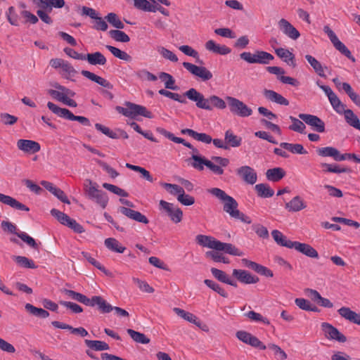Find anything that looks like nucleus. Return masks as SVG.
<instances>
[{
	"label": "nucleus",
	"mask_w": 360,
	"mask_h": 360,
	"mask_svg": "<svg viewBox=\"0 0 360 360\" xmlns=\"http://www.w3.org/2000/svg\"><path fill=\"white\" fill-rule=\"evenodd\" d=\"M245 316L248 317L249 319H250L252 321L255 322H260L265 325H269L270 322L269 319L266 317H264L262 314L259 313H257L254 311H250L245 314Z\"/></svg>",
	"instance_id": "60"
},
{
	"label": "nucleus",
	"mask_w": 360,
	"mask_h": 360,
	"mask_svg": "<svg viewBox=\"0 0 360 360\" xmlns=\"http://www.w3.org/2000/svg\"><path fill=\"white\" fill-rule=\"evenodd\" d=\"M156 50L163 58L173 63L178 62L179 59L176 55L170 50L166 49L165 47L158 46H157Z\"/></svg>",
	"instance_id": "51"
},
{
	"label": "nucleus",
	"mask_w": 360,
	"mask_h": 360,
	"mask_svg": "<svg viewBox=\"0 0 360 360\" xmlns=\"http://www.w3.org/2000/svg\"><path fill=\"white\" fill-rule=\"evenodd\" d=\"M224 141L226 145L228 146V148L229 147L237 148L241 145L242 138L236 135L231 129H229L225 131Z\"/></svg>",
	"instance_id": "38"
},
{
	"label": "nucleus",
	"mask_w": 360,
	"mask_h": 360,
	"mask_svg": "<svg viewBox=\"0 0 360 360\" xmlns=\"http://www.w3.org/2000/svg\"><path fill=\"white\" fill-rule=\"evenodd\" d=\"M182 65L191 74L202 81H208L213 77L212 73L204 66H198L188 62H184Z\"/></svg>",
	"instance_id": "12"
},
{
	"label": "nucleus",
	"mask_w": 360,
	"mask_h": 360,
	"mask_svg": "<svg viewBox=\"0 0 360 360\" xmlns=\"http://www.w3.org/2000/svg\"><path fill=\"white\" fill-rule=\"evenodd\" d=\"M280 146L293 154L306 155L308 153L303 146L300 143L282 142L280 143Z\"/></svg>",
	"instance_id": "42"
},
{
	"label": "nucleus",
	"mask_w": 360,
	"mask_h": 360,
	"mask_svg": "<svg viewBox=\"0 0 360 360\" xmlns=\"http://www.w3.org/2000/svg\"><path fill=\"white\" fill-rule=\"evenodd\" d=\"M159 78L165 82V86L166 89L172 90H176L178 89L175 85L174 79L170 74L162 72L159 75Z\"/></svg>",
	"instance_id": "53"
},
{
	"label": "nucleus",
	"mask_w": 360,
	"mask_h": 360,
	"mask_svg": "<svg viewBox=\"0 0 360 360\" xmlns=\"http://www.w3.org/2000/svg\"><path fill=\"white\" fill-rule=\"evenodd\" d=\"M240 58L248 63L263 65L269 64L274 58L272 54L259 50L255 51L253 53L251 52H243L240 54Z\"/></svg>",
	"instance_id": "7"
},
{
	"label": "nucleus",
	"mask_w": 360,
	"mask_h": 360,
	"mask_svg": "<svg viewBox=\"0 0 360 360\" xmlns=\"http://www.w3.org/2000/svg\"><path fill=\"white\" fill-rule=\"evenodd\" d=\"M84 60L92 65H104L107 62L106 58L98 51L84 55Z\"/></svg>",
	"instance_id": "37"
},
{
	"label": "nucleus",
	"mask_w": 360,
	"mask_h": 360,
	"mask_svg": "<svg viewBox=\"0 0 360 360\" xmlns=\"http://www.w3.org/2000/svg\"><path fill=\"white\" fill-rule=\"evenodd\" d=\"M236 335L239 340L253 347L259 348L262 350L266 349V346L256 336L252 335L247 331L239 330L236 333Z\"/></svg>",
	"instance_id": "15"
},
{
	"label": "nucleus",
	"mask_w": 360,
	"mask_h": 360,
	"mask_svg": "<svg viewBox=\"0 0 360 360\" xmlns=\"http://www.w3.org/2000/svg\"><path fill=\"white\" fill-rule=\"evenodd\" d=\"M321 330L324 336L329 340H335L338 342L344 343L347 341V338L345 335L340 333L338 328L331 324L323 322L321 325Z\"/></svg>",
	"instance_id": "13"
},
{
	"label": "nucleus",
	"mask_w": 360,
	"mask_h": 360,
	"mask_svg": "<svg viewBox=\"0 0 360 360\" xmlns=\"http://www.w3.org/2000/svg\"><path fill=\"white\" fill-rule=\"evenodd\" d=\"M63 292L70 298L75 300L77 302H79L86 306H89L90 299L88 298L86 296H85L83 294H81L79 292H77L72 290H67L65 289L63 290Z\"/></svg>",
	"instance_id": "45"
},
{
	"label": "nucleus",
	"mask_w": 360,
	"mask_h": 360,
	"mask_svg": "<svg viewBox=\"0 0 360 360\" xmlns=\"http://www.w3.org/2000/svg\"><path fill=\"white\" fill-rule=\"evenodd\" d=\"M105 245L107 248H108L110 250L122 253L125 250V247L121 245L120 242L113 238H108L105 240Z\"/></svg>",
	"instance_id": "46"
},
{
	"label": "nucleus",
	"mask_w": 360,
	"mask_h": 360,
	"mask_svg": "<svg viewBox=\"0 0 360 360\" xmlns=\"http://www.w3.org/2000/svg\"><path fill=\"white\" fill-rule=\"evenodd\" d=\"M191 158L193 160H200L201 163H204L207 168L217 175L223 174L224 169L222 167H227L229 164V160L228 158L219 156L212 157V160H208L198 155H192Z\"/></svg>",
	"instance_id": "3"
},
{
	"label": "nucleus",
	"mask_w": 360,
	"mask_h": 360,
	"mask_svg": "<svg viewBox=\"0 0 360 360\" xmlns=\"http://www.w3.org/2000/svg\"><path fill=\"white\" fill-rule=\"evenodd\" d=\"M60 69V74L63 77L66 79H69L71 77H74L77 73V71L73 68V66L66 60L65 61Z\"/></svg>",
	"instance_id": "61"
},
{
	"label": "nucleus",
	"mask_w": 360,
	"mask_h": 360,
	"mask_svg": "<svg viewBox=\"0 0 360 360\" xmlns=\"http://www.w3.org/2000/svg\"><path fill=\"white\" fill-rule=\"evenodd\" d=\"M321 167L324 168V172L340 174L347 172L348 171L347 168L341 167L340 165L336 164L321 163Z\"/></svg>",
	"instance_id": "56"
},
{
	"label": "nucleus",
	"mask_w": 360,
	"mask_h": 360,
	"mask_svg": "<svg viewBox=\"0 0 360 360\" xmlns=\"http://www.w3.org/2000/svg\"><path fill=\"white\" fill-rule=\"evenodd\" d=\"M346 122L354 128L360 130V121L352 110H345L344 112Z\"/></svg>",
	"instance_id": "47"
},
{
	"label": "nucleus",
	"mask_w": 360,
	"mask_h": 360,
	"mask_svg": "<svg viewBox=\"0 0 360 360\" xmlns=\"http://www.w3.org/2000/svg\"><path fill=\"white\" fill-rule=\"evenodd\" d=\"M96 305L98 307L102 313H109L113 309V307L101 296H93L90 299L89 306L94 307Z\"/></svg>",
	"instance_id": "31"
},
{
	"label": "nucleus",
	"mask_w": 360,
	"mask_h": 360,
	"mask_svg": "<svg viewBox=\"0 0 360 360\" xmlns=\"http://www.w3.org/2000/svg\"><path fill=\"white\" fill-rule=\"evenodd\" d=\"M105 47L115 57L124 61H131V57L127 52L110 45H107Z\"/></svg>",
	"instance_id": "50"
},
{
	"label": "nucleus",
	"mask_w": 360,
	"mask_h": 360,
	"mask_svg": "<svg viewBox=\"0 0 360 360\" xmlns=\"http://www.w3.org/2000/svg\"><path fill=\"white\" fill-rule=\"evenodd\" d=\"M276 54L281 58L288 65L295 68L296 63L295 61V56L289 50L283 48H278L275 49Z\"/></svg>",
	"instance_id": "36"
},
{
	"label": "nucleus",
	"mask_w": 360,
	"mask_h": 360,
	"mask_svg": "<svg viewBox=\"0 0 360 360\" xmlns=\"http://www.w3.org/2000/svg\"><path fill=\"white\" fill-rule=\"evenodd\" d=\"M55 88L58 90L50 89L49 90V94L56 100L63 102L66 96L72 97L75 95V93L72 90L66 88L64 86H62L59 84H56L54 85Z\"/></svg>",
	"instance_id": "21"
},
{
	"label": "nucleus",
	"mask_w": 360,
	"mask_h": 360,
	"mask_svg": "<svg viewBox=\"0 0 360 360\" xmlns=\"http://www.w3.org/2000/svg\"><path fill=\"white\" fill-rule=\"evenodd\" d=\"M305 58L307 60V62L310 64V65L313 68L316 73H317L320 77H325L324 68H323L319 61H318L314 57H313L311 55H306Z\"/></svg>",
	"instance_id": "48"
},
{
	"label": "nucleus",
	"mask_w": 360,
	"mask_h": 360,
	"mask_svg": "<svg viewBox=\"0 0 360 360\" xmlns=\"http://www.w3.org/2000/svg\"><path fill=\"white\" fill-rule=\"evenodd\" d=\"M289 119L292 122V124L289 126V129L300 134L304 133L306 126L303 122L293 116H290Z\"/></svg>",
	"instance_id": "54"
},
{
	"label": "nucleus",
	"mask_w": 360,
	"mask_h": 360,
	"mask_svg": "<svg viewBox=\"0 0 360 360\" xmlns=\"http://www.w3.org/2000/svg\"><path fill=\"white\" fill-rule=\"evenodd\" d=\"M233 276L239 281L245 284L257 283L259 281V278L257 277L251 275L245 270L233 269Z\"/></svg>",
	"instance_id": "26"
},
{
	"label": "nucleus",
	"mask_w": 360,
	"mask_h": 360,
	"mask_svg": "<svg viewBox=\"0 0 360 360\" xmlns=\"http://www.w3.org/2000/svg\"><path fill=\"white\" fill-rule=\"evenodd\" d=\"M17 147L20 150L30 154L36 153L41 149L38 142L28 139H19L17 141Z\"/></svg>",
	"instance_id": "22"
},
{
	"label": "nucleus",
	"mask_w": 360,
	"mask_h": 360,
	"mask_svg": "<svg viewBox=\"0 0 360 360\" xmlns=\"http://www.w3.org/2000/svg\"><path fill=\"white\" fill-rule=\"evenodd\" d=\"M127 333L136 342L141 344H148L150 342V339L148 338L143 333H141L132 329H128Z\"/></svg>",
	"instance_id": "59"
},
{
	"label": "nucleus",
	"mask_w": 360,
	"mask_h": 360,
	"mask_svg": "<svg viewBox=\"0 0 360 360\" xmlns=\"http://www.w3.org/2000/svg\"><path fill=\"white\" fill-rule=\"evenodd\" d=\"M25 309L31 314L42 319L48 318L49 313L42 308H37L30 303L25 305Z\"/></svg>",
	"instance_id": "49"
},
{
	"label": "nucleus",
	"mask_w": 360,
	"mask_h": 360,
	"mask_svg": "<svg viewBox=\"0 0 360 360\" xmlns=\"http://www.w3.org/2000/svg\"><path fill=\"white\" fill-rule=\"evenodd\" d=\"M241 263L244 266L251 269L261 275L267 277H272L274 276L272 271L267 267L259 264L255 262H252L248 259H242Z\"/></svg>",
	"instance_id": "23"
},
{
	"label": "nucleus",
	"mask_w": 360,
	"mask_h": 360,
	"mask_svg": "<svg viewBox=\"0 0 360 360\" xmlns=\"http://www.w3.org/2000/svg\"><path fill=\"white\" fill-rule=\"evenodd\" d=\"M205 284L213 290L214 291L219 293L221 296L224 297H228V293L226 292L224 289H223L218 283L214 282V281L210 280V279H205L204 281Z\"/></svg>",
	"instance_id": "63"
},
{
	"label": "nucleus",
	"mask_w": 360,
	"mask_h": 360,
	"mask_svg": "<svg viewBox=\"0 0 360 360\" xmlns=\"http://www.w3.org/2000/svg\"><path fill=\"white\" fill-rule=\"evenodd\" d=\"M226 99L228 101L229 110L233 114L242 117L252 115V110L239 99L232 96H227Z\"/></svg>",
	"instance_id": "8"
},
{
	"label": "nucleus",
	"mask_w": 360,
	"mask_h": 360,
	"mask_svg": "<svg viewBox=\"0 0 360 360\" xmlns=\"http://www.w3.org/2000/svg\"><path fill=\"white\" fill-rule=\"evenodd\" d=\"M236 174L246 184L253 185L257 181V174L255 169L250 166H242L238 167Z\"/></svg>",
	"instance_id": "17"
},
{
	"label": "nucleus",
	"mask_w": 360,
	"mask_h": 360,
	"mask_svg": "<svg viewBox=\"0 0 360 360\" xmlns=\"http://www.w3.org/2000/svg\"><path fill=\"white\" fill-rule=\"evenodd\" d=\"M236 335L239 340L253 347L259 348L262 350L266 349V346L256 336L252 335L247 331L239 330L236 333Z\"/></svg>",
	"instance_id": "16"
},
{
	"label": "nucleus",
	"mask_w": 360,
	"mask_h": 360,
	"mask_svg": "<svg viewBox=\"0 0 360 360\" xmlns=\"http://www.w3.org/2000/svg\"><path fill=\"white\" fill-rule=\"evenodd\" d=\"M271 236L275 240V242L283 247H285L288 248L292 249L294 245V241H291L288 239V238L284 236L280 231L274 230L271 232Z\"/></svg>",
	"instance_id": "39"
},
{
	"label": "nucleus",
	"mask_w": 360,
	"mask_h": 360,
	"mask_svg": "<svg viewBox=\"0 0 360 360\" xmlns=\"http://www.w3.org/2000/svg\"><path fill=\"white\" fill-rule=\"evenodd\" d=\"M85 344L88 347L95 351H104L109 349V345L106 342L101 340H86Z\"/></svg>",
	"instance_id": "52"
},
{
	"label": "nucleus",
	"mask_w": 360,
	"mask_h": 360,
	"mask_svg": "<svg viewBox=\"0 0 360 360\" xmlns=\"http://www.w3.org/2000/svg\"><path fill=\"white\" fill-rule=\"evenodd\" d=\"M263 94L264 97L271 102L285 106L289 105L288 99L273 90L264 89Z\"/></svg>",
	"instance_id": "34"
},
{
	"label": "nucleus",
	"mask_w": 360,
	"mask_h": 360,
	"mask_svg": "<svg viewBox=\"0 0 360 360\" xmlns=\"http://www.w3.org/2000/svg\"><path fill=\"white\" fill-rule=\"evenodd\" d=\"M285 175V172L281 167H275L267 169L266 172V179L273 182H278Z\"/></svg>",
	"instance_id": "41"
},
{
	"label": "nucleus",
	"mask_w": 360,
	"mask_h": 360,
	"mask_svg": "<svg viewBox=\"0 0 360 360\" xmlns=\"http://www.w3.org/2000/svg\"><path fill=\"white\" fill-rule=\"evenodd\" d=\"M47 107L54 114L65 120L77 121L84 126H91L89 120L84 116L75 115L67 108H60L52 102H48Z\"/></svg>",
	"instance_id": "5"
},
{
	"label": "nucleus",
	"mask_w": 360,
	"mask_h": 360,
	"mask_svg": "<svg viewBox=\"0 0 360 360\" xmlns=\"http://www.w3.org/2000/svg\"><path fill=\"white\" fill-rule=\"evenodd\" d=\"M292 248L309 257L318 258L319 257L318 252L313 247L307 243L294 241Z\"/></svg>",
	"instance_id": "30"
},
{
	"label": "nucleus",
	"mask_w": 360,
	"mask_h": 360,
	"mask_svg": "<svg viewBox=\"0 0 360 360\" xmlns=\"http://www.w3.org/2000/svg\"><path fill=\"white\" fill-rule=\"evenodd\" d=\"M37 5L43 8H49L51 10L53 8H61L65 6L64 0H37Z\"/></svg>",
	"instance_id": "43"
},
{
	"label": "nucleus",
	"mask_w": 360,
	"mask_h": 360,
	"mask_svg": "<svg viewBox=\"0 0 360 360\" xmlns=\"http://www.w3.org/2000/svg\"><path fill=\"white\" fill-rule=\"evenodd\" d=\"M285 207L289 212H297L305 209L307 203L300 196L297 195L285 203Z\"/></svg>",
	"instance_id": "29"
},
{
	"label": "nucleus",
	"mask_w": 360,
	"mask_h": 360,
	"mask_svg": "<svg viewBox=\"0 0 360 360\" xmlns=\"http://www.w3.org/2000/svg\"><path fill=\"white\" fill-rule=\"evenodd\" d=\"M207 192L223 202V210L229 214L231 218L248 224L252 223L250 217L238 210L237 201L233 197L226 194L225 191L219 188H212L208 189Z\"/></svg>",
	"instance_id": "1"
},
{
	"label": "nucleus",
	"mask_w": 360,
	"mask_h": 360,
	"mask_svg": "<svg viewBox=\"0 0 360 360\" xmlns=\"http://www.w3.org/2000/svg\"><path fill=\"white\" fill-rule=\"evenodd\" d=\"M159 205L160 209L167 213L173 223L178 224L182 221L183 212L178 206L163 200L160 201Z\"/></svg>",
	"instance_id": "10"
},
{
	"label": "nucleus",
	"mask_w": 360,
	"mask_h": 360,
	"mask_svg": "<svg viewBox=\"0 0 360 360\" xmlns=\"http://www.w3.org/2000/svg\"><path fill=\"white\" fill-rule=\"evenodd\" d=\"M316 153L319 156L330 157L336 161H342L346 160V155H342L338 149L331 146L318 148L316 150Z\"/></svg>",
	"instance_id": "24"
},
{
	"label": "nucleus",
	"mask_w": 360,
	"mask_h": 360,
	"mask_svg": "<svg viewBox=\"0 0 360 360\" xmlns=\"http://www.w3.org/2000/svg\"><path fill=\"white\" fill-rule=\"evenodd\" d=\"M205 46L207 51L219 55H227L231 51V49L226 45H220L213 40H208Z\"/></svg>",
	"instance_id": "33"
},
{
	"label": "nucleus",
	"mask_w": 360,
	"mask_h": 360,
	"mask_svg": "<svg viewBox=\"0 0 360 360\" xmlns=\"http://www.w3.org/2000/svg\"><path fill=\"white\" fill-rule=\"evenodd\" d=\"M173 310L181 318L195 324L203 331H208V326L206 324L202 323L200 320L193 314L186 311L185 310L177 307L174 308Z\"/></svg>",
	"instance_id": "18"
},
{
	"label": "nucleus",
	"mask_w": 360,
	"mask_h": 360,
	"mask_svg": "<svg viewBox=\"0 0 360 360\" xmlns=\"http://www.w3.org/2000/svg\"><path fill=\"white\" fill-rule=\"evenodd\" d=\"M198 245L217 251H224L225 253L234 256H243V252L231 243H222L212 236L198 235L195 238Z\"/></svg>",
	"instance_id": "2"
},
{
	"label": "nucleus",
	"mask_w": 360,
	"mask_h": 360,
	"mask_svg": "<svg viewBox=\"0 0 360 360\" xmlns=\"http://www.w3.org/2000/svg\"><path fill=\"white\" fill-rule=\"evenodd\" d=\"M120 212L127 217L136 221L143 223L144 224L149 223L148 218L139 211H136L125 207H120Z\"/></svg>",
	"instance_id": "25"
},
{
	"label": "nucleus",
	"mask_w": 360,
	"mask_h": 360,
	"mask_svg": "<svg viewBox=\"0 0 360 360\" xmlns=\"http://www.w3.org/2000/svg\"><path fill=\"white\" fill-rule=\"evenodd\" d=\"M81 74L85 77L86 78L89 79V80L96 82V84L101 85L103 87H105L108 89H112V85L110 82H108L105 78L100 77L98 75H96V74L88 71V70H82Z\"/></svg>",
	"instance_id": "32"
},
{
	"label": "nucleus",
	"mask_w": 360,
	"mask_h": 360,
	"mask_svg": "<svg viewBox=\"0 0 360 360\" xmlns=\"http://www.w3.org/2000/svg\"><path fill=\"white\" fill-rule=\"evenodd\" d=\"M206 105L209 108H205L206 110H212L214 108L223 110L226 107L225 101L215 95L206 98Z\"/></svg>",
	"instance_id": "40"
},
{
	"label": "nucleus",
	"mask_w": 360,
	"mask_h": 360,
	"mask_svg": "<svg viewBox=\"0 0 360 360\" xmlns=\"http://www.w3.org/2000/svg\"><path fill=\"white\" fill-rule=\"evenodd\" d=\"M184 96L189 100L195 102L198 108L203 110L208 108V106L206 105V98L195 89L191 88L188 89L184 93Z\"/></svg>",
	"instance_id": "20"
},
{
	"label": "nucleus",
	"mask_w": 360,
	"mask_h": 360,
	"mask_svg": "<svg viewBox=\"0 0 360 360\" xmlns=\"http://www.w3.org/2000/svg\"><path fill=\"white\" fill-rule=\"evenodd\" d=\"M296 305L301 309L316 311L317 308L313 306L309 301L304 298H297L295 300Z\"/></svg>",
	"instance_id": "64"
},
{
	"label": "nucleus",
	"mask_w": 360,
	"mask_h": 360,
	"mask_svg": "<svg viewBox=\"0 0 360 360\" xmlns=\"http://www.w3.org/2000/svg\"><path fill=\"white\" fill-rule=\"evenodd\" d=\"M342 89L347 94L351 100L358 106H360V97L355 93L352 89L349 84L343 82L342 84Z\"/></svg>",
	"instance_id": "57"
},
{
	"label": "nucleus",
	"mask_w": 360,
	"mask_h": 360,
	"mask_svg": "<svg viewBox=\"0 0 360 360\" xmlns=\"http://www.w3.org/2000/svg\"><path fill=\"white\" fill-rule=\"evenodd\" d=\"M110 36L117 41L128 42L130 40L129 37L123 31L112 30L109 32Z\"/></svg>",
	"instance_id": "62"
},
{
	"label": "nucleus",
	"mask_w": 360,
	"mask_h": 360,
	"mask_svg": "<svg viewBox=\"0 0 360 360\" xmlns=\"http://www.w3.org/2000/svg\"><path fill=\"white\" fill-rule=\"evenodd\" d=\"M278 26L280 30L291 39L296 40L300 37V32L284 18L278 21Z\"/></svg>",
	"instance_id": "19"
},
{
	"label": "nucleus",
	"mask_w": 360,
	"mask_h": 360,
	"mask_svg": "<svg viewBox=\"0 0 360 360\" xmlns=\"http://www.w3.org/2000/svg\"><path fill=\"white\" fill-rule=\"evenodd\" d=\"M126 167L133 171L139 172L141 174V176L149 182L153 181V178L151 176L150 173L146 170L145 168L141 167L140 166L134 165L129 163L126 164Z\"/></svg>",
	"instance_id": "55"
},
{
	"label": "nucleus",
	"mask_w": 360,
	"mask_h": 360,
	"mask_svg": "<svg viewBox=\"0 0 360 360\" xmlns=\"http://www.w3.org/2000/svg\"><path fill=\"white\" fill-rule=\"evenodd\" d=\"M116 110L119 113L130 118H135L138 115H141L147 118H151L153 117L152 113L148 111L146 107L131 102H127L125 107L117 106Z\"/></svg>",
	"instance_id": "4"
},
{
	"label": "nucleus",
	"mask_w": 360,
	"mask_h": 360,
	"mask_svg": "<svg viewBox=\"0 0 360 360\" xmlns=\"http://www.w3.org/2000/svg\"><path fill=\"white\" fill-rule=\"evenodd\" d=\"M338 314L345 320L351 323L360 325V314L352 311L350 308L342 307L338 310Z\"/></svg>",
	"instance_id": "28"
},
{
	"label": "nucleus",
	"mask_w": 360,
	"mask_h": 360,
	"mask_svg": "<svg viewBox=\"0 0 360 360\" xmlns=\"http://www.w3.org/2000/svg\"><path fill=\"white\" fill-rule=\"evenodd\" d=\"M51 214L52 216L56 217L61 224L69 227L75 233H82L84 232V229L83 226L77 223L76 220L70 218L68 214L56 209H52L51 210Z\"/></svg>",
	"instance_id": "9"
},
{
	"label": "nucleus",
	"mask_w": 360,
	"mask_h": 360,
	"mask_svg": "<svg viewBox=\"0 0 360 360\" xmlns=\"http://www.w3.org/2000/svg\"><path fill=\"white\" fill-rule=\"evenodd\" d=\"M85 184V191L89 199L95 201L101 207L105 208L108 202L107 194L98 189V185L92 182L91 180H86Z\"/></svg>",
	"instance_id": "6"
},
{
	"label": "nucleus",
	"mask_w": 360,
	"mask_h": 360,
	"mask_svg": "<svg viewBox=\"0 0 360 360\" xmlns=\"http://www.w3.org/2000/svg\"><path fill=\"white\" fill-rule=\"evenodd\" d=\"M255 189L260 198H271L274 195V191L266 184H257Z\"/></svg>",
	"instance_id": "44"
},
{
	"label": "nucleus",
	"mask_w": 360,
	"mask_h": 360,
	"mask_svg": "<svg viewBox=\"0 0 360 360\" xmlns=\"http://www.w3.org/2000/svg\"><path fill=\"white\" fill-rule=\"evenodd\" d=\"M41 184L63 202L66 204L70 203L65 193L60 188L56 187L52 183L42 181Z\"/></svg>",
	"instance_id": "27"
},
{
	"label": "nucleus",
	"mask_w": 360,
	"mask_h": 360,
	"mask_svg": "<svg viewBox=\"0 0 360 360\" xmlns=\"http://www.w3.org/2000/svg\"><path fill=\"white\" fill-rule=\"evenodd\" d=\"M14 261L20 266L30 269H36L37 266L34 262L24 256H15L13 257Z\"/></svg>",
	"instance_id": "58"
},
{
	"label": "nucleus",
	"mask_w": 360,
	"mask_h": 360,
	"mask_svg": "<svg viewBox=\"0 0 360 360\" xmlns=\"http://www.w3.org/2000/svg\"><path fill=\"white\" fill-rule=\"evenodd\" d=\"M323 31L328 35L331 43L337 50H338L342 54L345 56L349 59L352 60V61H355V59L352 55L351 51L342 41L339 40L335 32L329 27V26H324Z\"/></svg>",
	"instance_id": "11"
},
{
	"label": "nucleus",
	"mask_w": 360,
	"mask_h": 360,
	"mask_svg": "<svg viewBox=\"0 0 360 360\" xmlns=\"http://www.w3.org/2000/svg\"><path fill=\"white\" fill-rule=\"evenodd\" d=\"M298 117L304 123L310 126L313 130L319 133H323L325 131V123L319 117L305 113H300Z\"/></svg>",
	"instance_id": "14"
},
{
	"label": "nucleus",
	"mask_w": 360,
	"mask_h": 360,
	"mask_svg": "<svg viewBox=\"0 0 360 360\" xmlns=\"http://www.w3.org/2000/svg\"><path fill=\"white\" fill-rule=\"evenodd\" d=\"M0 202L18 210H23L26 212H28L30 210L29 207H27L25 205L20 202L19 201L9 195H6L1 193Z\"/></svg>",
	"instance_id": "35"
}]
</instances>
